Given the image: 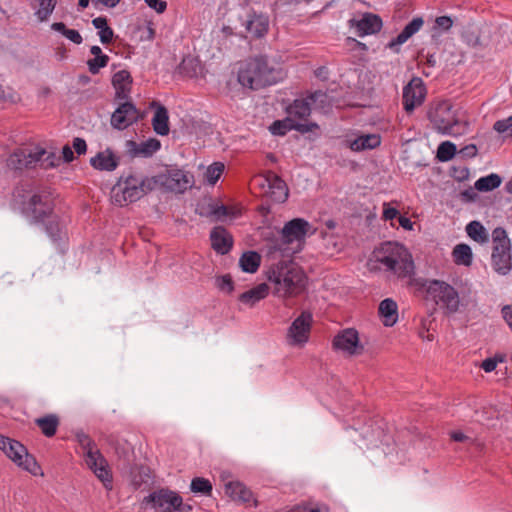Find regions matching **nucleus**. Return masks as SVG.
Wrapping results in <instances>:
<instances>
[{
  "label": "nucleus",
  "instance_id": "1",
  "mask_svg": "<svg viewBox=\"0 0 512 512\" xmlns=\"http://www.w3.org/2000/svg\"><path fill=\"white\" fill-rule=\"evenodd\" d=\"M274 285V294L282 298L295 297L302 294L307 285V276L296 264L279 263L269 275Z\"/></svg>",
  "mask_w": 512,
  "mask_h": 512
},
{
  "label": "nucleus",
  "instance_id": "2",
  "mask_svg": "<svg viewBox=\"0 0 512 512\" xmlns=\"http://www.w3.org/2000/svg\"><path fill=\"white\" fill-rule=\"evenodd\" d=\"M279 72L268 65L267 58L257 56L243 62L238 71V81L243 87L256 90L275 84Z\"/></svg>",
  "mask_w": 512,
  "mask_h": 512
},
{
  "label": "nucleus",
  "instance_id": "3",
  "mask_svg": "<svg viewBox=\"0 0 512 512\" xmlns=\"http://www.w3.org/2000/svg\"><path fill=\"white\" fill-rule=\"evenodd\" d=\"M377 262L398 278H410L414 273V262L410 252L397 242H386L376 251Z\"/></svg>",
  "mask_w": 512,
  "mask_h": 512
},
{
  "label": "nucleus",
  "instance_id": "4",
  "mask_svg": "<svg viewBox=\"0 0 512 512\" xmlns=\"http://www.w3.org/2000/svg\"><path fill=\"white\" fill-rule=\"evenodd\" d=\"M428 119L433 128L440 134L459 136L468 129V122L459 117L450 101L443 100L431 105Z\"/></svg>",
  "mask_w": 512,
  "mask_h": 512
},
{
  "label": "nucleus",
  "instance_id": "5",
  "mask_svg": "<svg viewBox=\"0 0 512 512\" xmlns=\"http://www.w3.org/2000/svg\"><path fill=\"white\" fill-rule=\"evenodd\" d=\"M154 180L150 176L139 178L133 174L122 175L111 191L112 202L120 207L141 199L153 191Z\"/></svg>",
  "mask_w": 512,
  "mask_h": 512
},
{
  "label": "nucleus",
  "instance_id": "6",
  "mask_svg": "<svg viewBox=\"0 0 512 512\" xmlns=\"http://www.w3.org/2000/svg\"><path fill=\"white\" fill-rule=\"evenodd\" d=\"M150 177L155 182L153 190L159 189L174 194H184L195 183L191 172L177 166H166L164 170Z\"/></svg>",
  "mask_w": 512,
  "mask_h": 512
},
{
  "label": "nucleus",
  "instance_id": "7",
  "mask_svg": "<svg viewBox=\"0 0 512 512\" xmlns=\"http://www.w3.org/2000/svg\"><path fill=\"white\" fill-rule=\"evenodd\" d=\"M427 297L447 314H454L459 311L461 306L458 291L449 283L432 279L426 285Z\"/></svg>",
  "mask_w": 512,
  "mask_h": 512
},
{
  "label": "nucleus",
  "instance_id": "8",
  "mask_svg": "<svg viewBox=\"0 0 512 512\" xmlns=\"http://www.w3.org/2000/svg\"><path fill=\"white\" fill-rule=\"evenodd\" d=\"M23 213L35 224L44 223L54 212V200L48 188H39L32 192L22 204Z\"/></svg>",
  "mask_w": 512,
  "mask_h": 512
},
{
  "label": "nucleus",
  "instance_id": "9",
  "mask_svg": "<svg viewBox=\"0 0 512 512\" xmlns=\"http://www.w3.org/2000/svg\"><path fill=\"white\" fill-rule=\"evenodd\" d=\"M143 504L160 512H191L192 506L183 503V498L176 491L160 488L144 497Z\"/></svg>",
  "mask_w": 512,
  "mask_h": 512
},
{
  "label": "nucleus",
  "instance_id": "10",
  "mask_svg": "<svg viewBox=\"0 0 512 512\" xmlns=\"http://www.w3.org/2000/svg\"><path fill=\"white\" fill-rule=\"evenodd\" d=\"M492 242V266L497 273L506 275L512 268L511 244L506 230L502 227L495 228L492 231Z\"/></svg>",
  "mask_w": 512,
  "mask_h": 512
},
{
  "label": "nucleus",
  "instance_id": "11",
  "mask_svg": "<svg viewBox=\"0 0 512 512\" xmlns=\"http://www.w3.org/2000/svg\"><path fill=\"white\" fill-rule=\"evenodd\" d=\"M0 450L17 466L33 475L38 474L40 466L35 458L28 453L26 447L19 441L0 434Z\"/></svg>",
  "mask_w": 512,
  "mask_h": 512
},
{
  "label": "nucleus",
  "instance_id": "12",
  "mask_svg": "<svg viewBox=\"0 0 512 512\" xmlns=\"http://www.w3.org/2000/svg\"><path fill=\"white\" fill-rule=\"evenodd\" d=\"M328 96L322 91H315L306 98L296 99L287 107V116L293 123H308L312 109H324Z\"/></svg>",
  "mask_w": 512,
  "mask_h": 512
},
{
  "label": "nucleus",
  "instance_id": "13",
  "mask_svg": "<svg viewBox=\"0 0 512 512\" xmlns=\"http://www.w3.org/2000/svg\"><path fill=\"white\" fill-rule=\"evenodd\" d=\"M313 323V315L303 311L293 320L286 334V341L290 346L303 347L309 340Z\"/></svg>",
  "mask_w": 512,
  "mask_h": 512
},
{
  "label": "nucleus",
  "instance_id": "14",
  "mask_svg": "<svg viewBox=\"0 0 512 512\" xmlns=\"http://www.w3.org/2000/svg\"><path fill=\"white\" fill-rule=\"evenodd\" d=\"M427 90L420 77H413L402 91L403 108L407 113H412L416 107L421 106L426 98Z\"/></svg>",
  "mask_w": 512,
  "mask_h": 512
},
{
  "label": "nucleus",
  "instance_id": "15",
  "mask_svg": "<svg viewBox=\"0 0 512 512\" xmlns=\"http://www.w3.org/2000/svg\"><path fill=\"white\" fill-rule=\"evenodd\" d=\"M44 153V148L36 146L34 148L17 149L7 159V167L13 171H23L25 169L37 168V156Z\"/></svg>",
  "mask_w": 512,
  "mask_h": 512
},
{
  "label": "nucleus",
  "instance_id": "16",
  "mask_svg": "<svg viewBox=\"0 0 512 512\" xmlns=\"http://www.w3.org/2000/svg\"><path fill=\"white\" fill-rule=\"evenodd\" d=\"M332 347L348 356H354L363 351L359 333L354 328H345L339 331L332 340Z\"/></svg>",
  "mask_w": 512,
  "mask_h": 512
},
{
  "label": "nucleus",
  "instance_id": "17",
  "mask_svg": "<svg viewBox=\"0 0 512 512\" xmlns=\"http://www.w3.org/2000/svg\"><path fill=\"white\" fill-rule=\"evenodd\" d=\"M311 229L310 223L303 218H294L283 226L280 237L285 244L300 242L305 239Z\"/></svg>",
  "mask_w": 512,
  "mask_h": 512
},
{
  "label": "nucleus",
  "instance_id": "18",
  "mask_svg": "<svg viewBox=\"0 0 512 512\" xmlns=\"http://www.w3.org/2000/svg\"><path fill=\"white\" fill-rule=\"evenodd\" d=\"M139 117V111L135 105L126 100L113 112L111 125L118 130H124L137 122Z\"/></svg>",
  "mask_w": 512,
  "mask_h": 512
},
{
  "label": "nucleus",
  "instance_id": "19",
  "mask_svg": "<svg viewBox=\"0 0 512 512\" xmlns=\"http://www.w3.org/2000/svg\"><path fill=\"white\" fill-rule=\"evenodd\" d=\"M85 463L87 467L94 473V475L103 483L107 490L112 489V472L109 464L102 453L86 458Z\"/></svg>",
  "mask_w": 512,
  "mask_h": 512
},
{
  "label": "nucleus",
  "instance_id": "20",
  "mask_svg": "<svg viewBox=\"0 0 512 512\" xmlns=\"http://www.w3.org/2000/svg\"><path fill=\"white\" fill-rule=\"evenodd\" d=\"M211 247L221 255L229 253L233 247L232 235L222 226L214 227L210 232Z\"/></svg>",
  "mask_w": 512,
  "mask_h": 512
},
{
  "label": "nucleus",
  "instance_id": "21",
  "mask_svg": "<svg viewBox=\"0 0 512 512\" xmlns=\"http://www.w3.org/2000/svg\"><path fill=\"white\" fill-rule=\"evenodd\" d=\"M316 123H293L287 116L284 120H277L270 126V131L273 135L283 136L290 130H296L301 133H308L317 129Z\"/></svg>",
  "mask_w": 512,
  "mask_h": 512
},
{
  "label": "nucleus",
  "instance_id": "22",
  "mask_svg": "<svg viewBox=\"0 0 512 512\" xmlns=\"http://www.w3.org/2000/svg\"><path fill=\"white\" fill-rule=\"evenodd\" d=\"M268 190L266 193L270 198L278 203L285 202L288 198V188L286 183L275 173L269 172L265 177Z\"/></svg>",
  "mask_w": 512,
  "mask_h": 512
},
{
  "label": "nucleus",
  "instance_id": "23",
  "mask_svg": "<svg viewBox=\"0 0 512 512\" xmlns=\"http://www.w3.org/2000/svg\"><path fill=\"white\" fill-rule=\"evenodd\" d=\"M132 77L128 70H120L112 77V85L115 89L117 100H128L132 88Z\"/></svg>",
  "mask_w": 512,
  "mask_h": 512
},
{
  "label": "nucleus",
  "instance_id": "24",
  "mask_svg": "<svg viewBox=\"0 0 512 512\" xmlns=\"http://www.w3.org/2000/svg\"><path fill=\"white\" fill-rule=\"evenodd\" d=\"M246 31L254 38L265 36L269 29V19L263 14L255 12L248 14L247 19L243 23Z\"/></svg>",
  "mask_w": 512,
  "mask_h": 512
},
{
  "label": "nucleus",
  "instance_id": "25",
  "mask_svg": "<svg viewBox=\"0 0 512 512\" xmlns=\"http://www.w3.org/2000/svg\"><path fill=\"white\" fill-rule=\"evenodd\" d=\"M424 21L421 17L413 18L397 35V37L393 38L387 44V47L394 50L395 52L399 51V46L408 41L414 34H416L423 26Z\"/></svg>",
  "mask_w": 512,
  "mask_h": 512
},
{
  "label": "nucleus",
  "instance_id": "26",
  "mask_svg": "<svg viewBox=\"0 0 512 512\" xmlns=\"http://www.w3.org/2000/svg\"><path fill=\"white\" fill-rule=\"evenodd\" d=\"M345 146L353 152L375 149L381 144V137L378 134L360 135L354 139L347 138Z\"/></svg>",
  "mask_w": 512,
  "mask_h": 512
},
{
  "label": "nucleus",
  "instance_id": "27",
  "mask_svg": "<svg viewBox=\"0 0 512 512\" xmlns=\"http://www.w3.org/2000/svg\"><path fill=\"white\" fill-rule=\"evenodd\" d=\"M225 493L234 501L242 503H251L256 506L257 501L253 497V493L243 483L239 481H230L225 484Z\"/></svg>",
  "mask_w": 512,
  "mask_h": 512
},
{
  "label": "nucleus",
  "instance_id": "28",
  "mask_svg": "<svg viewBox=\"0 0 512 512\" xmlns=\"http://www.w3.org/2000/svg\"><path fill=\"white\" fill-rule=\"evenodd\" d=\"M356 32L359 37L375 34L382 28V20L378 15L366 13L363 17L355 21Z\"/></svg>",
  "mask_w": 512,
  "mask_h": 512
},
{
  "label": "nucleus",
  "instance_id": "29",
  "mask_svg": "<svg viewBox=\"0 0 512 512\" xmlns=\"http://www.w3.org/2000/svg\"><path fill=\"white\" fill-rule=\"evenodd\" d=\"M118 164V159L109 149L99 152L90 159V165L100 171H113L117 168Z\"/></svg>",
  "mask_w": 512,
  "mask_h": 512
},
{
  "label": "nucleus",
  "instance_id": "30",
  "mask_svg": "<svg viewBox=\"0 0 512 512\" xmlns=\"http://www.w3.org/2000/svg\"><path fill=\"white\" fill-rule=\"evenodd\" d=\"M269 294V286L266 283H260L257 286L243 292L239 295V301L249 307H253L260 300L266 298Z\"/></svg>",
  "mask_w": 512,
  "mask_h": 512
},
{
  "label": "nucleus",
  "instance_id": "31",
  "mask_svg": "<svg viewBox=\"0 0 512 512\" xmlns=\"http://www.w3.org/2000/svg\"><path fill=\"white\" fill-rule=\"evenodd\" d=\"M152 105L156 106V110L152 118L153 129L156 134L166 136L170 131L168 110L163 105H158L155 102H153Z\"/></svg>",
  "mask_w": 512,
  "mask_h": 512
},
{
  "label": "nucleus",
  "instance_id": "32",
  "mask_svg": "<svg viewBox=\"0 0 512 512\" xmlns=\"http://www.w3.org/2000/svg\"><path fill=\"white\" fill-rule=\"evenodd\" d=\"M42 224L45 227L47 235L51 238L52 241L58 242L65 236V224L54 212L51 214V216L47 217L45 222Z\"/></svg>",
  "mask_w": 512,
  "mask_h": 512
},
{
  "label": "nucleus",
  "instance_id": "33",
  "mask_svg": "<svg viewBox=\"0 0 512 512\" xmlns=\"http://www.w3.org/2000/svg\"><path fill=\"white\" fill-rule=\"evenodd\" d=\"M379 314L385 326H393L398 320L397 303L391 298L382 300L379 304Z\"/></svg>",
  "mask_w": 512,
  "mask_h": 512
},
{
  "label": "nucleus",
  "instance_id": "34",
  "mask_svg": "<svg viewBox=\"0 0 512 512\" xmlns=\"http://www.w3.org/2000/svg\"><path fill=\"white\" fill-rule=\"evenodd\" d=\"M35 424L39 427L44 436L50 438L56 434L60 420L56 414H47L36 418Z\"/></svg>",
  "mask_w": 512,
  "mask_h": 512
},
{
  "label": "nucleus",
  "instance_id": "35",
  "mask_svg": "<svg viewBox=\"0 0 512 512\" xmlns=\"http://www.w3.org/2000/svg\"><path fill=\"white\" fill-rule=\"evenodd\" d=\"M261 264V256L256 251H246L239 259V267L245 273H255Z\"/></svg>",
  "mask_w": 512,
  "mask_h": 512
},
{
  "label": "nucleus",
  "instance_id": "36",
  "mask_svg": "<svg viewBox=\"0 0 512 512\" xmlns=\"http://www.w3.org/2000/svg\"><path fill=\"white\" fill-rule=\"evenodd\" d=\"M468 236L478 243H487L489 235L484 226L479 221H471L466 226Z\"/></svg>",
  "mask_w": 512,
  "mask_h": 512
},
{
  "label": "nucleus",
  "instance_id": "37",
  "mask_svg": "<svg viewBox=\"0 0 512 512\" xmlns=\"http://www.w3.org/2000/svg\"><path fill=\"white\" fill-rule=\"evenodd\" d=\"M501 182V177L492 173L490 175L479 178L475 182L474 187L478 191L488 192L498 188L501 185Z\"/></svg>",
  "mask_w": 512,
  "mask_h": 512
},
{
  "label": "nucleus",
  "instance_id": "38",
  "mask_svg": "<svg viewBox=\"0 0 512 512\" xmlns=\"http://www.w3.org/2000/svg\"><path fill=\"white\" fill-rule=\"evenodd\" d=\"M454 262L458 265L469 266L472 263V251L466 244H458L453 249Z\"/></svg>",
  "mask_w": 512,
  "mask_h": 512
},
{
  "label": "nucleus",
  "instance_id": "39",
  "mask_svg": "<svg viewBox=\"0 0 512 512\" xmlns=\"http://www.w3.org/2000/svg\"><path fill=\"white\" fill-rule=\"evenodd\" d=\"M131 144L135 145V155H140L143 157H150L154 153H156L160 149V142L157 139H148L139 145H136L134 142H131Z\"/></svg>",
  "mask_w": 512,
  "mask_h": 512
},
{
  "label": "nucleus",
  "instance_id": "40",
  "mask_svg": "<svg viewBox=\"0 0 512 512\" xmlns=\"http://www.w3.org/2000/svg\"><path fill=\"white\" fill-rule=\"evenodd\" d=\"M37 168H41L44 170H48L51 168H55L60 165L61 158L57 156L54 152H48L44 149V153L40 156H37Z\"/></svg>",
  "mask_w": 512,
  "mask_h": 512
},
{
  "label": "nucleus",
  "instance_id": "41",
  "mask_svg": "<svg viewBox=\"0 0 512 512\" xmlns=\"http://www.w3.org/2000/svg\"><path fill=\"white\" fill-rule=\"evenodd\" d=\"M456 145L450 141L442 142L437 148V159L441 162L451 160L456 154Z\"/></svg>",
  "mask_w": 512,
  "mask_h": 512
},
{
  "label": "nucleus",
  "instance_id": "42",
  "mask_svg": "<svg viewBox=\"0 0 512 512\" xmlns=\"http://www.w3.org/2000/svg\"><path fill=\"white\" fill-rule=\"evenodd\" d=\"M230 210L225 205H219L217 203H210L207 206V210L205 212H200V215H205L208 217H214L216 220H222L223 218L229 216Z\"/></svg>",
  "mask_w": 512,
  "mask_h": 512
},
{
  "label": "nucleus",
  "instance_id": "43",
  "mask_svg": "<svg viewBox=\"0 0 512 512\" xmlns=\"http://www.w3.org/2000/svg\"><path fill=\"white\" fill-rule=\"evenodd\" d=\"M225 166L222 162H214L208 166L205 172V179L208 184L215 185L223 174Z\"/></svg>",
  "mask_w": 512,
  "mask_h": 512
},
{
  "label": "nucleus",
  "instance_id": "44",
  "mask_svg": "<svg viewBox=\"0 0 512 512\" xmlns=\"http://www.w3.org/2000/svg\"><path fill=\"white\" fill-rule=\"evenodd\" d=\"M190 489L193 493L210 495L212 492V484L208 479L195 477L191 481Z\"/></svg>",
  "mask_w": 512,
  "mask_h": 512
},
{
  "label": "nucleus",
  "instance_id": "45",
  "mask_svg": "<svg viewBox=\"0 0 512 512\" xmlns=\"http://www.w3.org/2000/svg\"><path fill=\"white\" fill-rule=\"evenodd\" d=\"M39 9L36 11V15L40 21H45L52 14L55 6L56 0H36Z\"/></svg>",
  "mask_w": 512,
  "mask_h": 512
},
{
  "label": "nucleus",
  "instance_id": "46",
  "mask_svg": "<svg viewBox=\"0 0 512 512\" xmlns=\"http://www.w3.org/2000/svg\"><path fill=\"white\" fill-rule=\"evenodd\" d=\"M199 63L192 57H187L182 60L179 65L180 72L187 77H194L197 75Z\"/></svg>",
  "mask_w": 512,
  "mask_h": 512
},
{
  "label": "nucleus",
  "instance_id": "47",
  "mask_svg": "<svg viewBox=\"0 0 512 512\" xmlns=\"http://www.w3.org/2000/svg\"><path fill=\"white\" fill-rule=\"evenodd\" d=\"M493 129L504 138L512 137V115L505 119L497 120L493 125Z\"/></svg>",
  "mask_w": 512,
  "mask_h": 512
},
{
  "label": "nucleus",
  "instance_id": "48",
  "mask_svg": "<svg viewBox=\"0 0 512 512\" xmlns=\"http://www.w3.org/2000/svg\"><path fill=\"white\" fill-rule=\"evenodd\" d=\"M506 360V356L503 354H496L494 357L486 358L482 361L480 367L486 372L490 373L494 371L498 363H502Z\"/></svg>",
  "mask_w": 512,
  "mask_h": 512
},
{
  "label": "nucleus",
  "instance_id": "49",
  "mask_svg": "<svg viewBox=\"0 0 512 512\" xmlns=\"http://www.w3.org/2000/svg\"><path fill=\"white\" fill-rule=\"evenodd\" d=\"M109 61V57L107 55L97 56L87 61V65L89 71L92 74H97L101 68H104Z\"/></svg>",
  "mask_w": 512,
  "mask_h": 512
},
{
  "label": "nucleus",
  "instance_id": "50",
  "mask_svg": "<svg viewBox=\"0 0 512 512\" xmlns=\"http://www.w3.org/2000/svg\"><path fill=\"white\" fill-rule=\"evenodd\" d=\"M217 285L219 289L227 292H232L234 289V284L229 275H223L217 279Z\"/></svg>",
  "mask_w": 512,
  "mask_h": 512
},
{
  "label": "nucleus",
  "instance_id": "51",
  "mask_svg": "<svg viewBox=\"0 0 512 512\" xmlns=\"http://www.w3.org/2000/svg\"><path fill=\"white\" fill-rule=\"evenodd\" d=\"M83 450L84 460L91 456L97 455L101 453V451L97 448V445L93 439L87 442V445H83L81 448Z\"/></svg>",
  "mask_w": 512,
  "mask_h": 512
},
{
  "label": "nucleus",
  "instance_id": "52",
  "mask_svg": "<svg viewBox=\"0 0 512 512\" xmlns=\"http://www.w3.org/2000/svg\"><path fill=\"white\" fill-rule=\"evenodd\" d=\"M453 25V20L449 16H439L435 19V26L443 31H448Z\"/></svg>",
  "mask_w": 512,
  "mask_h": 512
},
{
  "label": "nucleus",
  "instance_id": "53",
  "mask_svg": "<svg viewBox=\"0 0 512 512\" xmlns=\"http://www.w3.org/2000/svg\"><path fill=\"white\" fill-rule=\"evenodd\" d=\"M98 35L102 44H109L113 40L114 31L111 27L106 26V28L98 31Z\"/></svg>",
  "mask_w": 512,
  "mask_h": 512
},
{
  "label": "nucleus",
  "instance_id": "54",
  "mask_svg": "<svg viewBox=\"0 0 512 512\" xmlns=\"http://www.w3.org/2000/svg\"><path fill=\"white\" fill-rule=\"evenodd\" d=\"M147 5L158 13L165 11L167 4L163 0H145Z\"/></svg>",
  "mask_w": 512,
  "mask_h": 512
},
{
  "label": "nucleus",
  "instance_id": "55",
  "mask_svg": "<svg viewBox=\"0 0 512 512\" xmlns=\"http://www.w3.org/2000/svg\"><path fill=\"white\" fill-rule=\"evenodd\" d=\"M65 37L77 45L83 42L81 34L75 29H68L65 31Z\"/></svg>",
  "mask_w": 512,
  "mask_h": 512
},
{
  "label": "nucleus",
  "instance_id": "56",
  "mask_svg": "<svg viewBox=\"0 0 512 512\" xmlns=\"http://www.w3.org/2000/svg\"><path fill=\"white\" fill-rule=\"evenodd\" d=\"M73 148L78 155H82L86 153L87 144L86 141L82 138H74L73 140Z\"/></svg>",
  "mask_w": 512,
  "mask_h": 512
},
{
  "label": "nucleus",
  "instance_id": "57",
  "mask_svg": "<svg viewBox=\"0 0 512 512\" xmlns=\"http://www.w3.org/2000/svg\"><path fill=\"white\" fill-rule=\"evenodd\" d=\"M501 314L503 319L505 320L506 324L512 331V304L511 305H505L501 309Z\"/></svg>",
  "mask_w": 512,
  "mask_h": 512
},
{
  "label": "nucleus",
  "instance_id": "58",
  "mask_svg": "<svg viewBox=\"0 0 512 512\" xmlns=\"http://www.w3.org/2000/svg\"><path fill=\"white\" fill-rule=\"evenodd\" d=\"M398 215L396 208L390 207L387 203L383 204V219L392 220Z\"/></svg>",
  "mask_w": 512,
  "mask_h": 512
},
{
  "label": "nucleus",
  "instance_id": "59",
  "mask_svg": "<svg viewBox=\"0 0 512 512\" xmlns=\"http://www.w3.org/2000/svg\"><path fill=\"white\" fill-rule=\"evenodd\" d=\"M290 512H323L319 507L312 505H298Z\"/></svg>",
  "mask_w": 512,
  "mask_h": 512
},
{
  "label": "nucleus",
  "instance_id": "60",
  "mask_svg": "<svg viewBox=\"0 0 512 512\" xmlns=\"http://www.w3.org/2000/svg\"><path fill=\"white\" fill-rule=\"evenodd\" d=\"M477 152V147L474 144L466 145L460 150V154L470 158L475 157L477 155Z\"/></svg>",
  "mask_w": 512,
  "mask_h": 512
},
{
  "label": "nucleus",
  "instance_id": "61",
  "mask_svg": "<svg viewBox=\"0 0 512 512\" xmlns=\"http://www.w3.org/2000/svg\"><path fill=\"white\" fill-rule=\"evenodd\" d=\"M92 24L97 30L101 31L108 26L107 18L103 16L96 17L92 20Z\"/></svg>",
  "mask_w": 512,
  "mask_h": 512
},
{
  "label": "nucleus",
  "instance_id": "62",
  "mask_svg": "<svg viewBox=\"0 0 512 512\" xmlns=\"http://www.w3.org/2000/svg\"><path fill=\"white\" fill-rule=\"evenodd\" d=\"M62 158L64 162H71L74 159V153L70 146L65 145L62 148Z\"/></svg>",
  "mask_w": 512,
  "mask_h": 512
},
{
  "label": "nucleus",
  "instance_id": "63",
  "mask_svg": "<svg viewBox=\"0 0 512 512\" xmlns=\"http://www.w3.org/2000/svg\"><path fill=\"white\" fill-rule=\"evenodd\" d=\"M398 221H399L400 226L403 227L404 229L412 230L413 223L408 217L399 216Z\"/></svg>",
  "mask_w": 512,
  "mask_h": 512
},
{
  "label": "nucleus",
  "instance_id": "64",
  "mask_svg": "<svg viewBox=\"0 0 512 512\" xmlns=\"http://www.w3.org/2000/svg\"><path fill=\"white\" fill-rule=\"evenodd\" d=\"M450 436L451 439L455 442H464L469 439L468 436H466L464 433L460 431H454L450 434Z\"/></svg>",
  "mask_w": 512,
  "mask_h": 512
}]
</instances>
